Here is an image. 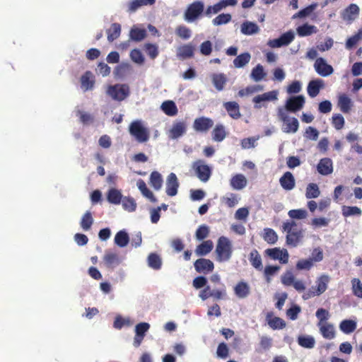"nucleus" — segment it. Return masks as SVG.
<instances>
[{
	"label": "nucleus",
	"mask_w": 362,
	"mask_h": 362,
	"mask_svg": "<svg viewBox=\"0 0 362 362\" xmlns=\"http://www.w3.org/2000/svg\"><path fill=\"white\" fill-rule=\"evenodd\" d=\"M279 182L283 189L285 190H291L296 185L295 178L291 172H286L280 177Z\"/></svg>",
	"instance_id": "nucleus-17"
},
{
	"label": "nucleus",
	"mask_w": 362,
	"mask_h": 362,
	"mask_svg": "<svg viewBox=\"0 0 362 362\" xmlns=\"http://www.w3.org/2000/svg\"><path fill=\"white\" fill-rule=\"evenodd\" d=\"M247 182V179L243 174H236L230 180L232 188L237 190H240L245 187Z\"/></svg>",
	"instance_id": "nucleus-23"
},
{
	"label": "nucleus",
	"mask_w": 362,
	"mask_h": 362,
	"mask_svg": "<svg viewBox=\"0 0 362 362\" xmlns=\"http://www.w3.org/2000/svg\"><path fill=\"white\" fill-rule=\"evenodd\" d=\"M150 185L153 187L155 190H159L161 189L163 185V178L158 172L153 171L151 173Z\"/></svg>",
	"instance_id": "nucleus-43"
},
{
	"label": "nucleus",
	"mask_w": 362,
	"mask_h": 362,
	"mask_svg": "<svg viewBox=\"0 0 362 362\" xmlns=\"http://www.w3.org/2000/svg\"><path fill=\"white\" fill-rule=\"evenodd\" d=\"M297 34L300 37H305L311 35L313 33H316L317 31V28L315 25L305 23L300 26H298L296 29Z\"/></svg>",
	"instance_id": "nucleus-37"
},
{
	"label": "nucleus",
	"mask_w": 362,
	"mask_h": 362,
	"mask_svg": "<svg viewBox=\"0 0 362 362\" xmlns=\"http://www.w3.org/2000/svg\"><path fill=\"white\" fill-rule=\"evenodd\" d=\"M234 291L238 298H244L250 293V286L246 282L240 281L235 286Z\"/></svg>",
	"instance_id": "nucleus-33"
},
{
	"label": "nucleus",
	"mask_w": 362,
	"mask_h": 362,
	"mask_svg": "<svg viewBox=\"0 0 362 362\" xmlns=\"http://www.w3.org/2000/svg\"><path fill=\"white\" fill-rule=\"evenodd\" d=\"M129 132L140 143L146 142L149 139L148 131L143 126L141 121L132 122L129 125Z\"/></svg>",
	"instance_id": "nucleus-4"
},
{
	"label": "nucleus",
	"mask_w": 362,
	"mask_h": 362,
	"mask_svg": "<svg viewBox=\"0 0 362 362\" xmlns=\"http://www.w3.org/2000/svg\"><path fill=\"white\" fill-rule=\"evenodd\" d=\"M179 182L176 175L171 173L168 175L166 182V194L170 197L175 196L177 193Z\"/></svg>",
	"instance_id": "nucleus-15"
},
{
	"label": "nucleus",
	"mask_w": 362,
	"mask_h": 362,
	"mask_svg": "<svg viewBox=\"0 0 362 362\" xmlns=\"http://www.w3.org/2000/svg\"><path fill=\"white\" fill-rule=\"evenodd\" d=\"M314 67L316 72L323 77L331 75L334 71L332 66L328 64L322 57H319L315 60Z\"/></svg>",
	"instance_id": "nucleus-11"
},
{
	"label": "nucleus",
	"mask_w": 362,
	"mask_h": 362,
	"mask_svg": "<svg viewBox=\"0 0 362 362\" xmlns=\"http://www.w3.org/2000/svg\"><path fill=\"white\" fill-rule=\"evenodd\" d=\"M195 270L199 273L209 274L214 269L212 261L208 259L200 258L194 263Z\"/></svg>",
	"instance_id": "nucleus-13"
},
{
	"label": "nucleus",
	"mask_w": 362,
	"mask_h": 362,
	"mask_svg": "<svg viewBox=\"0 0 362 362\" xmlns=\"http://www.w3.org/2000/svg\"><path fill=\"white\" fill-rule=\"evenodd\" d=\"M286 127L284 129V132L286 133H295L297 132L299 123L296 117L288 118V120L285 121Z\"/></svg>",
	"instance_id": "nucleus-50"
},
{
	"label": "nucleus",
	"mask_w": 362,
	"mask_h": 362,
	"mask_svg": "<svg viewBox=\"0 0 362 362\" xmlns=\"http://www.w3.org/2000/svg\"><path fill=\"white\" fill-rule=\"evenodd\" d=\"M122 195L119 190L112 188L107 194V199L110 204H119L121 203Z\"/></svg>",
	"instance_id": "nucleus-41"
},
{
	"label": "nucleus",
	"mask_w": 362,
	"mask_h": 362,
	"mask_svg": "<svg viewBox=\"0 0 362 362\" xmlns=\"http://www.w3.org/2000/svg\"><path fill=\"white\" fill-rule=\"evenodd\" d=\"M204 5L201 1H196L190 4L185 11V19L188 22H192L197 19L204 12Z\"/></svg>",
	"instance_id": "nucleus-6"
},
{
	"label": "nucleus",
	"mask_w": 362,
	"mask_h": 362,
	"mask_svg": "<svg viewBox=\"0 0 362 362\" xmlns=\"http://www.w3.org/2000/svg\"><path fill=\"white\" fill-rule=\"evenodd\" d=\"M103 261L107 267H114L120 263L118 255L110 251L105 252L103 257Z\"/></svg>",
	"instance_id": "nucleus-27"
},
{
	"label": "nucleus",
	"mask_w": 362,
	"mask_h": 362,
	"mask_svg": "<svg viewBox=\"0 0 362 362\" xmlns=\"http://www.w3.org/2000/svg\"><path fill=\"white\" fill-rule=\"evenodd\" d=\"M264 86L262 85H253L249 86L245 88L241 89L238 91V95L240 97H244L246 95H249L253 94L255 93L260 92L263 90Z\"/></svg>",
	"instance_id": "nucleus-47"
},
{
	"label": "nucleus",
	"mask_w": 362,
	"mask_h": 362,
	"mask_svg": "<svg viewBox=\"0 0 362 362\" xmlns=\"http://www.w3.org/2000/svg\"><path fill=\"white\" fill-rule=\"evenodd\" d=\"M150 328V325L148 322H140L137 324L135 327V336L134 338V346L135 347H139L146 334V332Z\"/></svg>",
	"instance_id": "nucleus-12"
},
{
	"label": "nucleus",
	"mask_w": 362,
	"mask_h": 362,
	"mask_svg": "<svg viewBox=\"0 0 362 362\" xmlns=\"http://www.w3.org/2000/svg\"><path fill=\"white\" fill-rule=\"evenodd\" d=\"M278 92L277 90H272L264 93L261 95H257L252 98V103H254V107L255 109H260L264 106L262 103L266 101H274L277 100Z\"/></svg>",
	"instance_id": "nucleus-10"
},
{
	"label": "nucleus",
	"mask_w": 362,
	"mask_h": 362,
	"mask_svg": "<svg viewBox=\"0 0 362 362\" xmlns=\"http://www.w3.org/2000/svg\"><path fill=\"white\" fill-rule=\"evenodd\" d=\"M320 331L322 337L327 339H332L335 337V331L332 325L331 324H321L319 323Z\"/></svg>",
	"instance_id": "nucleus-30"
},
{
	"label": "nucleus",
	"mask_w": 362,
	"mask_h": 362,
	"mask_svg": "<svg viewBox=\"0 0 362 362\" xmlns=\"http://www.w3.org/2000/svg\"><path fill=\"white\" fill-rule=\"evenodd\" d=\"M340 329L345 334L353 332L356 328V323L351 320H344L339 325Z\"/></svg>",
	"instance_id": "nucleus-46"
},
{
	"label": "nucleus",
	"mask_w": 362,
	"mask_h": 362,
	"mask_svg": "<svg viewBox=\"0 0 362 362\" xmlns=\"http://www.w3.org/2000/svg\"><path fill=\"white\" fill-rule=\"evenodd\" d=\"M351 282L354 294L362 298V283L358 279H354Z\"/></svg>",
	"instance_id": "nucleus-64"
},
{
	"label": "nucleus",
	"mask_w": 362,
	"mask_h": 362,
	"mask_svg": "<svg viewBox=\"0 0 362 362\" xmlns=\"http://www.w3.org/2000/svg\"><path fill=\"white\" fill-rule=\"evenodd\" d=\"M209 234V228L206 225H201L196 230L195 236L199 240L205 239Z\"/></svg>",
	"instance_id": "nucleus-61"
},
{
	"label": "nucleus",
	"mask_w": 362,
	"mask_h": 362,
	"mask_svg": "<svg viewBox=\"0 0 362 362\" xmlns=\"http://www.w3.org/2000/svg\"><path fill=\"white\" fill-rule=\"evenodd\" d=\"M231 15L229 13H221L214 18L212 23L214 25L226 24L231 21Z\"/></svg>",
	"instance_id": "nucleus-59"
},
{
	"label": "nucleus",
	"mask_w": 362,
	"mask_h": 362,
	"mask_svg": "<svg viewBox=\"0 0 362 362\" xmlns=\"http://www.w3.org/2000/svg\"><path fill=\"white\" fill-rule=\"evenodd\" d=\"M194 47L190 45H184L180 46L177 52V57L181 59L191 58L194 56Z\"/></svg>",
	"instance_id": "nucleus-25"
},
{
	"label": "nucleus",
	"mask_w": 362,
	"mask_h": 362,
	"mask_svg": "<svg viewBox=\"0 0 362 362\" xmlns=\"http://www.w3.org/2000/svg\"><path fill=\"white\" fill-rule=\"evenodd\" d=\"M362 214L361 209L358 206H344L342 207V215L344 217L351 216H361Z\"/></svg>",
	"instance_id": "nucleus-54"
},
{
	"label": "nucleus",
	"mask_w": 362,
	"mask_h": 362,
	"mask_svg": "<svg viewBox=\"0 0 362 362\" xmlns=\"http://www.w3.org/2000/svg\"><path fill=\"white\" fill-rule=\"evenodd\" d=\"M192 168L194 170L197 177L204 182H207L211 175V168L205 164L202 160H198L193 163Z\"/></svg>",
	"instance_id": "nucleus-8"
},
{
	"label": "nucleus",
	"mask_w": 362,
	"mask_h": 362,
	"mask_svg": "<svg viewBox=\"0 0 362 362\" xmlns=\"http://www.w3.org/2000/svg\"><path fill=\"white\" fill-rule=\"evenodd\" d=\"M81 88L85 90H91L95 83L93 78V74L90 71H87L81 77Z\"/></svg>",
	"instance_id": "nucleus-26"
},
{
	"label": "nucleus",
	"mask_w": 362,
	"mask_h": 362,
	"mask_svg": "<svg viewBox=\"0 0 362 362\" xmlns=\"http://www.w3.org/2000/svg\"><path fill=\"white\" fill-rule=\"evenodd\" d=\"M324 82L322 79L310 81L307 87L308 94L311 98L316 97L319 94L320 89L324 88Z\"/></svg>",
	"instance_id": "nucleus-18"
},
{
	"label": "nucleus",
	"mask_w": 362,
	"mask_h": 362,
	"mask_svg": "<svg viewBox=\"0 0 362 362\" xmlns=\"http://www.w3.org/2000/svg\"><path fill=\"white\" fill-rule=\"evenodd\" d=\"M330 278L327 274H322L315 281V286H312L303 293V298L308 300L315 296H319L327 289Z\"/></svg>",
	"instance_id": "nucleus-2"
},
{
	"label": "nucleus",
	"mask_w": 362,
	"mask_h": 362,
	"mask_svg": "<svg viewBox=\"0 0 362 362\" xmlns=\"http://www.w3.org/2000/svg\"><path fill=\"white\" fill-rule=\"evenodd\" d=\"M130 58L138 64H142L144 62V57L139 49H134L131 51Z\"/></svg>",
	"instance_id": "nucleus-60"
},
{
	"label": "nucleus",
	"mask_w": 362,
	"mask_h": 362,
	"mask_svg": "<svg viewBox=\"0 0 362 362\" xmlns=\"http://www.w3.org/2000/svg\"><path fill=\"white\" fill-rule=\"evenodd\" d=\"M161 109L168 116H175L178 112L175 103L172 100L163 102L161 105Z\"/></svg>",
	"instance_id": "nucleus-39"
},
{
	"label": "nucleus",
	"mask_w": 362,
	"mask_h": 362,
	"mask_svg": "<svg viewBox=\"0 0 362 362\" xmlns=\"http://www.w3.org/2000/svg\"><path fill=\"white\" fill-rule=\"evenodd\" d=\"M213 246V242L211 240L204 241L197 247L195 252L199 256L206 255L212 250Z\"/></svg>",
	"instance_id": "nucleus-38"
},
{
	"label": "nucleus",
	"mask_w": 362,
	"mask_h": 362,
	"mask_svg": "<svg viewBox=\"0 0 362 362\" xmlns=\"http://www.w3.org/2000/svg\"><path fill=\"white\" fill-rule=\"evenodd\" d=\"M320 191L317 184L310 183L308 185L305 191L307 199L317 198L320 196Z\"/></svg>",
	"instance_id": "nucleus-49"
},
{
	"label": "nucleus",
	"mask_w": 362,
	"mask_h": 362,
	"mask_svg": "<svg viewBox=\"0 0 362 362\" xmlns=\"http://www.w3.org/2000/svg\"><path fill=\"white\" fill-rule=\"evenodd\" d=\"M155 3L156 0H132L128 3L127 11L134 13L142 6H151Z\"/></svg>",
	"instance_id": "nucleus-22"
},
{
	"label": "nucleus",
	"mask_w": 362,
	"mask_h": 362,
	"mask_svg": "<svg viewBox=\"0 0 362 362\" xmlns=\"http://www.w3.org/2000/svg\"><path fill=\"white\" fill-rule=\"evenodd\" d=\"M298 344L306 349H312L315 346V339L311 336H299L298 338Z\"/></svg>",
	"instance_id": "nucleus-52"
},
{
	"label": "nucleus",
	"mask_w": 362,
	"mask_h": 362,
	"mask_svg": "<svg viewBox=\"0 0 362 362\" xmlns=\"http://www.w3.org/2000/svg\"><path fill=\"white\" fill-rule=\"evenodd\" d=\"M263 239L269 244L274 245L278 240V235L272 228L264 229Z\"/></svg>",
	"instance_id": "nucleus-45"
},
{
	"label": "nucleus",
	"mask_w": 362,
	"mask_h": 362,
	"mask_svg": "<svg viewBox=\"0 0 362 362\" xmlns=\"http://www.w3.org/2000/svg\"><path fill=\"white\" fill-rule=\"evenodd\" d=\"M223 107L233 119H238L241 117L240 106L238 103L235 101L226 102L223 103Z\"/></svg>",
	"instance_id": "nucleus-20"
},
{
	"label": "nucleus",
	"mask_w": 362,
	"mask_h": 362,
	"mask_svg": "<svg viewBox=\"0 0 362 362\" xmlns=\"http://www.w3.org/2000/svg\"><path fill=\"white\" fill-rule=\"evenodd\" d=\"M338 106L344 113H349L351 109V100L346 95L341 94L339 96Z\"/></svg>",
	"instance_id": "nucleus-29"
},
{
	"label": "nucleus",
	"mask_w": 362,
	"mask_h": 362,
	"mask_svg": "<svg viewBox=\"0 0 362 362\" xmlns=\"http://www.w3.org/2000/svg\"><path fill=\"white\" fill-rule=\"evenodd\" d=\"M227 133L223 124H217L212 131V139L216 142H221L226 137Z\"/></svg>",
	"instance_id": "nucleus-36"
},
{
	"label": "nucleus",
	"mask_w": 362,
	"mask_h": 362,
	"mask_svg": "<svg viewBox=\"0 0 362 362\" xmlns=\"http://www.w3.org/2000/svg\"><path fill=\"white\" fill-rule=\"evenodd\" d=\"M281 267L277 265L266 266L264 269V276L267 282H270L271 277L280 270Z\"/></svg>",
	"instance_id": "nucleus-56"
},
{
	"label": "nucleus",
	"mask_w": 362,
	"mask_h": 362,
	"mask_svg": "<svg viewBox=\"0 0 362 362\" xmlns=\"http://www.w3.org/2000/svg\"><path fill=\"white\" fill-rule=\"evenodd\" d=\"M264 253L265 257H268L272 260H278L282 264H286L288 262L289 254L285 248H268L264 250Z\"/></svg>",
	"instance_id": "nucleus-7"
},
{
	"label": "nucleus",
	"mask_w": 362,
	"mask_h": 362,
	"mask_svg": "<svg viewBox=\"0 0 362 362\" xmlns=\"http://www.w3.org/2000/svg\"><path fill=\"white\" fill-rule=\"evenodd\" d=\"M213 125L214 122L211 119L201 117L194 120L193 127L197 132H206L209 130Z\"/></svg>",
	"instance_id": "nucleus-14"
},
{
	"label": "nucleus",
	"mask_w": 362,
	"mask_h": 362,
	"mask_svg": "<svg viewBox=\"0 0 362 362\" xmlns=\"http://www.w3.org/2000/svg\"><path fill=\"white\" fill-rule=\"evenodd\" d=\"M282 230L286 232V243L292 247H296L303 238V230L298 228L294 221H287L282 225Z\"/></svg>",
	"instance_id": "nucleus-1"
},
{
	"label": "nucleus",
	"mask_w": 362,
	"mask_h": 362,
	"mask_svg": "<svg viewBox=\"0 0 362 362\" xmlns=\"http://www.w3.org/2000/svg\"><path fill=\"white\" fill-rule=\"evenodd\" d=\"M122 204L123 208L130 212L134 211L136 208V203L132 197H124L122 199Z\"/></svg>",
	"instance_id": "nucleus-58"
},
{
	"label": "nucleus",
	"mask_w": 362,
	"mask_h": 362,
	"mask_svg": "<svg viewBox=\"0 0 362 362\" xmlns=\"http://www.w3.org/2000/svg\"><path fill=\"white\" fill-rule=\"evenodd\" d=\"M137 187L141 191V194L146 198H148L151 202H156L157 199L153 195V192L147 187L146 182L141 180L139 179L137 181Z\"/></svg>",
	"instance_id": "nucleus-32"
},
{
	"label": "nucleus",
	"mask_w": 362,
	"mask_h": 362,
	"mask_svg": "<svg viewBox=\"0 0 362 362\" xmlns=\"http://www.w3.org/2000/svg\"><path fill=\"white\" fill-rule=\"evenodd\" d=\"M317 172L322 175H328L333 172V163L329 158H323L320 160L317 165Z\"/></svg>",
	"instance_id": "nucleus-16"
},
{
	"label": "nucleus",
	"mask_w": 362,
	"mask_h": 362,
	"mask_svg": "<svg viewBox=\"0 0 362 362\" xmlns=\"http://www.w3.org/2000/svg\"><path fill=\"white\" fill-rule=\"evenodd\" d=\"M332 125L337 130L341 129L344 126V118L340 114H335L332 116Z\"/></svg>",
	"instance_id": "nucleus-62"
},
{
	"label": "nucleus",
	"mask_w": 362,
	"mask_h": 362,
	"mask_svg": "<svg viewBox=\"0 0 362 362\" xmlns=\"http://www.w3.org/2000/svg\"><path fill=\"white\" fill-rule=\"evenodd\" d=\"M259 31L257 25L252 22H245L241 25V32L245 35H252Z\"/></svg>",
	"instance_id": "nucleus-48"
},
{
	"label": "nucleus",
	"mask_w": 362,
	"mask_h": 362,
	"mask_svg": "<svg viewBox=\"0 0 362 362\" xmlns=\"http://www.w3.org/2000/svg\"><path fill=\"white\" fill-rule=\"evenodd\" d=\"M288 216L293 219H303L307 217V211L305 209H292L288 213Z\"/></svg>",
	"instance_id": "nucleus-63"
},
{
	"label": "nucleus",
	"mask_w": 362,
	"mask_h": 362,
	"mask_svg": "<svg viewBox=\"0 0 362 362\" xmlns=\"http://www.w3.org/2000/svg\"><path fill=\"white\" fill-rule=\"evenodd\" d=\"M251 56L248 52H244L237 56L233 60V65L235 68L245 66L250 61Z\"/></svg>",
	"instance_id": "nucleus-42"
},
{
	"label": "nucleus",
	"mask_w": 362,
	"mask_h": 362,
	"mask_svg": "<svg viewBox=\"0 0 362 362\" xmlns=\"http://www.w3.org/2000/svg\"><path fill=\"white\" fill-rule=\"evenodd\" d=\"M249 260L251 265L258 271L263 269L262 258L257 250H253L249 256Z\"/></svg>",
	"instance_id": "nucleus-31"
},
{
	"label": "nucleus",
	"mask_w": 362,
	"mask_h": 362,
	"mask_svg": "<svg viewBox=\"0 0 362 362\" xmlns=\"http://www.w3.org/2000/svg\"><path fill=\"white\" fill-rule=\"evenodd\" d=\"M272 313H268L267 314V321L269 326L273 329H282L286 324L285 321L279 317H274Z\"/></svg>",
	"instance_id": "nucleus-21"
},
{
	"label": "nucleus",
	"mask_w": 362,
	"mask_h": 362,
	"mask_svg": "<svg viewBox=\"0 0 362 362\" xmlns=\"http://www.w3.org/2000/svg\"><path fill=\"white\" fill-rule=\"evenodd\" d=\"M211 80L218 91L223 90L227 82V78L224 74H214L211 76Z\"/></svg>",
	"instance_id": "nucleus-28"
},
{
	"label": "nucleus",
	"mask_w": 362,
	"mask_h": 362,
	"mask_svg": "<svg viewBox=\"0 0 362 362\" xmlns=\"http://www.w3.org/2000/svg\"><path fill=\"white\" fill-rule=\"evenodd\" d=\"M305 101L303 95L292 96L289 98L285 104V108L287 111L296 112L301 110L304 106Z\"/></svg>",
	"instance_id": "nucleus-9"
},
{
	"label": "nucleus",
	"mask_w": 362,
	"mask_h": 362,
	"mask_svg": "<svg viewBox=\"0 0 362 362\" xmlns=\"http://www.w3.org/2000/svg\"><path fill=\"white\" fill-rule=\"evenodd\" d=\"M93 223V218L90 211H86L81 218V227L83 230H88L90 229L91 226Z\"/></svg>",
	"instance_id": "nucleus-51"
},
{
	"label": "nucleus",
	"mask_w": 362,
	"mask_h": 362,
	"mask_svg": "<svg viewBox=\"0 0 362 362\" xmlns=\"http://www.w3.org/2000/svg\"><path fill=\"white\" fill-rule=\"evenodd\" d=\"M362 38V29L358 30V33L349 38L346 42V47L348 49H352L358 42Z\"/></svg>",
	"instance_id": "nucleus-57"
},
{
	"label": "nucleus",
	"mask_w": 362,
	"mask_h": 362,
	"mask_svg": "<svg viewBox=\"0 0 362 362\" xmlns=\"http://www.w3.org/2000/svg\"><path fill=\"white\" fill-rule=\"evenodd\" d=\"M186 132V125L183 122L174 124L170 130L169 136L175 139L182 136Z\"/></svg>",
	"instance_id": "nucleus-24"
},
{
	"label": "nucleus",
	"mask_w": 362,
	"mask_h": 362,
	"mask_svg": "<svg viewBox=\"0 0 362 362\" xmlns=\"http://www.w3.org/2000/svg\"><path fill=\"white\" fill-rule=\"evenodd\" d=\"M147 262L148 267L154 270H159L162 267V259L160 257L154 252L148 255Z\"/></svg>",
	"instance_id": "nucleus-34"
},
{
	"label": "nucleus",
	"mask_w": 362,
	"mask_h": 362,
	"mask_svg": "<svg viewBox=\"0 0 362 362\" xmlns=\"http://www.w3.org/2000/svg\"><path fill=\"white\" fill-rule=\"evenodd\" d=\"M216 253L218 262H226L230 259L232 255V247L228 238L221 236L218 238Z\"/></svg>",
	"instance_id": "nucleus-3"
},
{
	"label": "nucleus",
	"mask_w": 362,
	"mask_h": 362,
	"mask_svg": "<svg viewBox=\"0 0 362 362\" xmlns=\"http://www.w3.org/2000/svg\"><path fill=\"white\" fill-rule=\"evenodd\" d=\"M266 76L264 68L261 64H257L254 67L251 72V77L255 81H259L262 80Z\"/></svg>",
	"instance_id": "nucleus-53"
},
{
	"label": "nucleus",
	"mask_w": 362,
	"mask_h": 362,
	"mask_svg": "<svg viewBox=\"0 0 362 362\" xmlns=\"http://www.w3.org/2000/svg\"><path fill=\"white\" fill-rule=\"evenodd\" d=\"M130 93L129 87L127 84H115L109 86L107 94L113 100L117 101L124 100Z\"/></svg>",
	"instance_id": "nucleus-5"
},
{
	"label": "nucleus",
	"mask_w": 362,
	"mask_h": 362,
	"mask_svg": "<svg viewBox=\"0 0 362 362\" xmlns=\"http://www.w3.org/2000/svg\"><path fill=\"white\" fill-rule=\"evenodd\" d=\"M121 34V25L119 23H114L107 30V40L110 42L117 39Z\"/></svg>",
	"instance_id": "nucleus-35"
},
{
	"label": "nucleus",
	"mask_w": 362,
	"mask_h": 362,
	"mask_svg": "<svg viewBox=\"0 0 362 362\" xmlns=\"http://www.w3.org/2000/svg\"><path fill=\"white\" fill-rule=\"evenodd\" d=\"M146 30L145 29L132 28L129 33L130 38L135 42H140L146 37Z\"/></svg>",
	"instance_id": "nucleus-44"
},
{
	"label": "nucleus",
	"mask_w": 362,
	"mask_h": 362,
	"mask_svg": "<svg viewBox=\"0 0 362 362\" xmlns=\"http://www.w3.org/2000/svg\"><path fill=\"white\" fill-rule=\"evenodd\" d=\"M359 7L355 4H351L342 12V18L345 21H352L359 14Z\"/></svg>",
	"instance_id": "nucleus-19"
},
{
	"label": "nucleus",
	"mask_w": 362,
	"mask_h": 362,
	"mask_svg": "<svg viewBox=\"0 0 362 362\" xmlns=\"http://www.w3.org/2000/svg\"><path fill=\"white\" fill-rule=\"evenodd\" d=\"M129 242V237L127 233L124 230H119L115 236V243L120 247H124L128 245Z\"/></svg>",
	"instance_id": "nucleus-40"
},
{
	"label": "nucleus",
	"mask_w": 362,
	"mask_h": 362,
	"mask_svg": "<svg viewBox=\"0 0 362 362\" xmlns=\"http://www.w3.org/2000/svg\"><path fill=\"white\" fill-rule=\"evenodd\" d=\"M314 266V263L312 262V260L308 259H299L296 264V269L298 271L301 270H306L309 271Z\"/></svg>",
	"instance_id": "nucleus-55"
}]
</instances>
